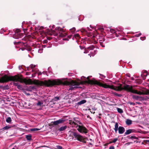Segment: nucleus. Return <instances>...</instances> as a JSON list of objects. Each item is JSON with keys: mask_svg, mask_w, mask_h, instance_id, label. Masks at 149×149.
I'll list each match as a JSON object with an SVG mask.
<instances>
[{"mask_svg": "<svg viewBox=\"0 0 149 149\" xmlns=\"http://www.w3.org/2000/svg\"><path fill=\"white\" fill-rule=\"evenodd\" d=\"M22 75H20V76L15 75L14 76H8L7 75L5 74L1 77L0 79V83H4L8 82L9 81H12L24 83L26 85L33 84L38 86H43V81H39L36 79L32 81L31 79H26L22 78Z\"/></svg>", "mask_w": 149, "mask_h": 149, "instance_id": "nucleus-1", "label": "nucleus"}, {"mask_svg": "<svg viewBox=\"0 0 149 149\" xmlns=\"http://www.w3.org/2000/svg\"><path fill=\"white\" fill-rule=\"evenodd\" d=\"M89 77L87 78V79L88 80L87 81L90 80L89 79ZM86 81H87L86 80L83 81L79 82L73 80H71L70 81H62L59 80L53 79L51 80L50 79H48L47 80H45L43 81V86L48 87H52L55 85H60L79 86L81 84H91L89 83L86 82Z\"/></svg>", "mask_w": 149, "mask_h": 149, "instance_id": "nucleus-2", "label": "nucleus"}, {"mask_svg": "<svg viewBox=\"0 0 149 149\" xmlns=\"http://www.w3.org/2000/svg\"><path fill=\"white\" fill-rule=\"evenodd\" d=\"M63 31L62 29L60 27H56L55 28V30H51L49 32L48 34L50 35H53L54 36H56L59 33L60 37H64L66 36V35L63 33Z\"/></svg>", "mask_w": 149, "mask_h": 149, "instance_id": "nucleus-3", "label": "nucleus"}, {"mask_svg": "<svg viewBox=\"0 0 149 149\" xmlns=\"http://www.w3.org/2000/svg\"><path fill=\"white\" fill-rule=\"evenodd\" d=\"M86 82L92 85H97L105 88H109V85L106 84H103L100 82L95 80H89L88 81H86Z\"/></svg>", "mask_w": 149, "mask_h": 149, "instance_id": "nucleus-4", "label": "nucleus"}, {"mask_svg": "<svg viewBox=\"0 0 149 149\" xmlns=\"http://www.w3.org/2000/svg\"><path fill=\"white\" fill-rule=\"evenodd\" d=\"M72 134L74 137L78 141L84 143H86L85 141L86 138H84L78 133L75 132H72Z\"/></svg>", "mask_w": 149, "mask_h": 149, "instance_id": "nucleus-5", "label": "nucleus"}, {"mask_svg": "<svg viewBox=\"0 0 149 149\" xmlns=\"http://www.w3.org/2000/svg\"><path fill=\"white\" fill-rule=\"evenodd\" d=\"M77 127H78L77 130L80 133L86 134L88 133V130L83 125H77Z\"/></svg>", "mask_w": 149, "mask_h": 149, "instance_id": "nucleus-6", "label": "nucleus"}, {"mask_svg": "<svg viewBox=\"0 0 149 149\" xmlns=\"http://www.w3.org/2000/svg\"><path fill=\"white\" fill-rule=\"evenodd\" d=\"M122 90L133 93L134 89H133V87L132 86L126 84L122 87Z\"/></svg>", "mask_w": 149, "mask_h": 149, "instance_id": "nucleus-7", "label": "nucleus"}, {"mask_svg": "<svg viewBox=\"0 0 149 149\" xmlns=\"http://www.w3.org/2000/svg\"><path fill=\"white\" fill-rule=\"evenodd\" d=\"M65 121V120L60 119L59 120L52 122L51 123V125H57L59 124L62 123Z\"/></svg>", "mask_w": 149, "mask_h": 149, "instance_id": "nucleus-8", "label": "nucleus"}, {"mask_svg": "<svg viewBox=\"0 0 149 149\" xmlns=\"http://www.w3.org/2000/svg\"><path fill=\"white\" fill-rule=\"evenodd\" d=\"M65 121V120L60 119L59 120L52 122L51 123V125H57L59 124L62 123Z\"/></svg>", "mask_w": 149, "mask_h": 149, "instance_id": "nucleus-9", "label": "nucleus"}, {"mask_svg": "<svg viewBox=\"0 0 149 149\" xmlns=\"http://www.w3.org/2000/svg\"><path fill=\"white\" fill-rule=\"evenodd\" d=\"M23 36V34L22 33H15L13 35V37L16 39H19V38H21Z\"/></svg>", "mask_w": 149, "mask_h": 149, "instance_id": "nucleus-10", "label": "nucleus"}, {"mask_svg": "<svg viewBox=\"0 0 149 149\" xmlns=\"http://www.w3.org/2000/svg\"><path fill=\"white\" fill-rule=\"evenodd\" d=\"M118 133L120 134H122L125 131V128L123 127L119 126L118 128Z\"/></svg>", "mask_w": 149, "mask_h": 149, "instance_id": "nucleus-11", "label": "nucleus"}, {"mask_svg": "<svg viewBox=\"0 0 149 149\" xmlns=\"http://www.w3.org/2000/svg\"><path fill=\"white\" fill-rule=\"evenodd\" d=\"M136 131L134 129H129L126 130L125 134V135H127L132 133L135 132Z\"/></svg>", "mask_w": 149, "mask_h": 149, "instance_id": "nucleus-12", "label": "nucleus"}, {"mask_svg": "<svg viewBox=\"0 0 149 149\" xmlns=\"http://www.w3.org/2000/svg\"><path fill=\"white\" fill-rule=\"evenodd\" d=\"M133 93L139 95H144L145 94L143 92H141V91H138L137 90H134Z\"/></svg>", "mask_w": 149, "mask_h": 149, "instance_id": "nucleus-13", "label": "nucleus"}, {"mask_svg": "<svg viewBox=\"0 0 149 149\" xmlns=\"http://www.w3.org/2000/svg\"><path fill=\"white\" fill-rule=\"evenodd\" d=\"M121 84H120V86H115L114 90L117 91H121L122 90V87H121Z\"/></svg>", "mask_w": 149, "mask_h": 149, "instance_id": "nucleus-14", "label": "nucleus"}, {"mask_svg": "<svg viewBox=\"0 0 149 149\" xmlns=\"http://www.w3.org/2000/svg\"><path fill=\"white\" fill-rule=\"evenodd\" d=\"M69 124L70 125H77H77H78L77 123H76L74 121H72L71 120H69Z\"/></svg>", "mask_w": 149, "mask_h": 149, "instance_id": "nucleus-15", "label": "nucleus"}, {"mask_svg": "<svg viewBox=\"0 0 149 149\" xmlns=\"http://www.w3.org/2000/svg\"><path fill=\"white\" fill-rule=\"evenodd\" d=\"M67 127L66 126H62L58 130L60 131H62L65 130Z\"/></svg>", "mask_w": 149, "mask_h": 149, "instance_id": "nucleus-16", "label": "nucleus"}, {"mask_svg": "<svg viewBox=\"0 0 149 149\" xmlns=\"http://www.w3.org/2000/svg\"><path fill=\"white\" fill-rule=\"evenodd\" d=\"M118 125L117 123H116L115 125V127L114 130L116 133H117V131L118 130Z\"/></svg>", "mask_w": 149, "mask_h": 149, "instance_id": "nucleus-17", "label": "nucleus"}, {"mask_svg": "<svg viewBox=\"0 0 149 149\" xmlns=\"http://www.w3.org/2000/svg\"><path fill=\"white\" fill-rule=\"evenodd\" d=\"M86 100H82L78 103V105H81L86 102Z\"/></svg>", "mask_w": 149, "mask_h": 149, "instance_id": "nucleus-18", "label": "nucleus"}, {"mask_svg": "<svg viewBox=\"0 0 149 149\" xmlns=\"http://www.w3.org/2000/svg\"><path fill=\"white\" fill-rule=\"evenodd\" d=\"M126 124L127 125H130L132 124V121L130 120L127 119L126 121Z\"/></svg>", "mask_w": 149, "mask_h": 149, "instance_id": "nucleus-19", "label": "nucleus"}, {"mask_svg": "<svg viewBox=\"0 0 149 149\" xmlns=\"http://www.w3.org/2000/svg\"><path fill=\"white\" fill-rule=\"evenodd\" d=\"M31 136L30 135H26V138L27 140L28 141H31Z\"/></svg>", "mask_w": 149, "mask_h": 149, "instance_id": "nucleus-20", "label": "nucleus"}, {"mask_svg": "<svg viewBox=\"0 0 149 149\" xmlns=\"http://www.w3.org/2000/svg\"><path fill=\"white\" fill-rule=\"evenodd\" d=\"M6 121L7 123H10L12 121L11 118L10 117H8L6 120Z\"/></svg>", "mask_w": 149, "mask_h": 149, "instance_id": "nucleus-21", "label": "nucleus"}, {"mask_svg": "<svg viewBox=\"0 0 149 149\" xmlns=\"http://www.w3.org/2000/svg\"><path fill=\"white\" fill-rule=\"evenodd\" d=\"M132 98L136 100H139V96L138 95H133L132 96Z\"/></svg>", "mask_w": 149, "mask_h": 149, "instance_id": "nucleus-22", "label": "nucleus"}, {"mask_svg": "<svg viewBox=\"0 0 149 149\" xmlns=\"http://www.w3.org/2000/svg\"><path fill=\"white\" fill-rule=\"evenodd\" d=\"M146 100V97H143L141 96H139V100L140 101H144Z\"/></svg>", "mask_w": 149, "mask_h": 149, "instance_id": "nucleus-23", "label": "nucleus"}, {"mask_svg": "<svg viewBox=\"0 0 149 149\" xmlns=\"http://www.w3.org/2000/svg\"><path fill=\"white\" fill-rule=\"evenodd\" d=\"M142 81V80L140 79H138L136 80V83L138 84H141Z\"/></svg>", "mask_w": 149, "mask_h": 149, "instance_id": "nucleus-24", "label": "nucleus"}, {"mask_svg": "<svg viewBox=\"0 0 149 149\" xmlns=\"http://www.w3.org/2000/svg\"><path fill=\"white\" fill-rule=\"evenodd\" d=\"M74 37L76 39H79L80 38L79 35L78 33L74 34Z\"/></svg>", "mask_w": 149, "mask_h": 149, "instance_id": "nucleus-25", "label": "nucleus"}, {"mask_svg": "<svg viewBox=\"0 0 149 149\" xmlns=\"http://www.w3.org/2000/svg\"><path fill=\"white\" fill-rule=\"evenodd\" d=\"M59 97L58 96H56L54 97L53 99H52V101H57L59 100Z\"/></svg>", "mask_w": 149, "mask_h": 149, "instance_id": "nucleus-26", "label": "nucleus"}, {"mask_svg": "<svg viewBox=\"0 0 149 149\" xmlns=\"http://www.w3.org/2000/svg\"><path fill=\"white\" fill-rule=\"evenodd\" d=\"M112 94H113L116 96L118 97H121L122 96V94H118L116 92H113Z\"/></svg>", "mask_w": 149, "mask_h": 149, "instance_id": "nucleus-27", "label": "nucleus"}, {"mask_svg": "<svg viewBox=\"0 0 149 149\" xmlns=\"http://www.w3.org/2000/svg\"><path fill=\"white\" fill-rule=\"evenodd\" d=\"M77 88V86L73 87L72 86H70V88L69 89V90H72L74 89V88Z\"/></svg>", "mask_w": 149, "mask_h": 149, "instance_id": "nucleus-28", "label": "nucleus"}, {"mask_svg": "<svg viewBox=\"0 0 149 149\" xmlns=\"http://www.w3.org/2000/svg\"><path fill=\"white\" fill-rule=\"evenodd\" d=\"M117 109L118 112L120 113H122L123 112V110L120 108H117Z\"/></svg>", "mask_w": 149, "mask_h": 149, "instance_id": "nucleus-29", "label": "nucleus"}, {"mask_svg": "<svg viewBox=\"0 0 149 149\" xmlns=\"http://www.w3.org/2000/svg\"><path fill=\"white\" fill-rule=\"evenodd\" d=\"M11 128V127H10V126H6L5 127H4L3 128V129L4 130H7L9 129L10 128Z\"/></svg>", "mask_w": 149, "mask_h": 149, "instance_id": "nucleus-30", "label": "nucleus"}, {"mask_svg": "<svg viewBox=\"0 0 149 149\" xmlns=\"http://www.w3.org/2000/svg\"><path fill=\"white\" fill-rule=\"evenodd\" d=\"M31 131H36L39 130L40 129L37 128H32L30 129Z\"/></svg>", "mask_w": 149, "mask_h": 149, "instance_id": "nucleus-31", "label": "nucleus"}, {"mask_svg": "<svg viewBox=\"0 0 149 149\" xmlns=\"http://www.w3.org/2000/svg\"><path fill=\"white\" fill-rule=\"evenodd\" d=\"M43 104V103L40 101L38 102L37 104V105L38 106H41Z\"/></svg>", "mask_w": 149, "mask_h": 149, "instance_id": "nucleus-32", "label": "nucleus"}, {"mask_svg": "<svg viewBox=\"0 0 149 149\" xmlns=\"http://www.w3.org/2000/svg\"><path fill=\"white\" fill-rule=\"evenodd\" d=\"M147 75V74H146V75L143 74L141 75V76L142 77L143 79L144 80L146 79V77Z\"/></svg>", "mask_w": 149, "mask_h": 149, "instance_id": "nucleus-33", "label": "nucleus"}, {"mask_svg": "<svg viewBox=\"0 0 149 149\" xmlns=\"http://www.w3.org/2000/svg\"><path fill=\"white\" fill-rule=\"evenodd\" d=\"M17 87L18 89L20 90L23 89L22 86V85H18Z\"/></svg>", "mask_w": 149, "mask_h": 149, "instance_id": "nucleus-34", "label": "nucleus"}, {"mask_svg": "<svg viewBox=\"0 0 149 149\" xmlns=\"http://www.w3.org/2000/svg\"><path fill=\"white\" fill-rule=\"evenodd\" d=\"M94 48V47L93 45L91 46L88 48V49H89L90 50H93Z\"/></svg>", "mask_w": 149, "mask_h": 149, "instance_id": "nucleus-35", "label": "nucleus"}, {"mask_svg": "<svg viewBox=\"0 0 149 149\" xmlns=\"http://www.w3.org/2000/svg\"><path fill=\"white\" fill-rule=\"evenodd\" d=\"M100 41H99V42H100V45L103 47H105V46L104 45H103V42H101L100 41H102V40H99Z\"/></svg>", "mask_w": 149, "mask_h": 149, "instance_id": "nucleus-36", "label": "nucleus"}, {"mask_svg": "<svg viewBox=\"0 0 149 149\" xmlns=\"http://www.w3.org/2000/svg\"><path fill=\"white\" fill-rule=\"evenodd\" d=\"M132 139H137L138 138L136 137L135 136H132L130 137Z\"/></svg>", "mask_w": 149, "mask_h": 149, "instance_id": "nucleus-37", "label": "nucleus"}, {"mask_svg": "<svg viewBox=\"0 0 149 149\" xmlns=\"http://www.w3.org/2000/svg\"><path fill=\"white\" fill-rule=\"evenodd\" d=\"M21 31L19 29H17L16 30L15 33H18L20 32Z\"/></svg>", "mask_w": 149, "mask_h": 149, "instance_id": "nucleus-38", "label": "nucleus"}, {"mask_svg": "<svg viewBox=\"0 0 149 149\" xmlns=\"http://www.w3.org/2000/svg\"><path fill=\"white\" fill-rule=\"evenodd\" d=\"M70 30L71 32H74L75 31L76 29H75V28L73 27L72 29H70Z\"/></svg>", "mask_w": 149, "mask_h": 149, "instance_id": "nucleus-39", "label": "nucleus"}, {"mask_svg": "<svg viewBox=\"0 0 149 149\" xmlns=\"http://www.w3.org/2000/svg\"><path fill=\"white\" fill-rule=\"evenodd\" d=\"M109 87L110 88H111L112 89L114 90V89H115V86H113L109 85Z\"/></svg>", "mask_w": 149, "mask_h": 149, "instance_id": "nucleus-40", "label": "nucleus"}, {"mask_svg": "<svg viewBox=\"0 0 149 149\" xmlns=\"http://www.w3.org/2000/svg\"><path fill=\"white\" fill-rule=\"evenodd\" d=\"M110 32L112 33H115V30L113 29H111L110 30Z\"/></svg>", "mask_w": 149, "mask_h": 149, "instance_id": "nucleus-41", "label": "nucleus"}, {"mask_svg": "<svg viewBox=\"0 0 149 149\" xmlns=\"http://www.w3.org/2000/svg\"><path fill=\"white\" fill-rule=\"evenodd\" d=\"M57 149H62V147L58 145L56 146Z\"/></svg>", "mask_w": 149, "mask_h": 149, "instance_id": "nucleus-42", "label": "nucleus"}, {"mask_svg": "<svg viewBox=\"0 0 149 149\" xmlns=\"http://www.w3.org/2000/svg\"><path fill=\"white\" fill-rule=\"evenodd\" d=\"M118 140V139L117 138H115L113 139V140L112 141V142L113 143H115Z\"/></svg>", "mask_w": 149, "mask_h": 149, "instance_id": "nucleus-43", "label": "nucleus"}, {"mask_svg": "<svg viewBox=\"0 0 149 149\" xmlns=\"http://www.w3.org/2000/svg\"><path fill=\"white\" fill-rule=\"evenodd\" d=\"M127 103L130 104L131 105H135V104L132 102H127Z\"/></svg>", "mask_w": 149, "mask_h": 149, "instance_id": "nucleus-44", "label": "nucleus"}, {"mask_svg": "<svg viewBox=\"0 0 149 149\" xmlns=\"http://www.w3.org/2000/svg\"><path fill=\"white\" fill-rule=\"evenodd\" d=\"M36 67V65L31 64L30 65V67L31 68L33 69Z\"/></svg>", "mask_w": 149, "mask_h": 149, "instance_id": "nucleus-45", "label": "nucleus"}, {"mask_svg": "<svg viewBox=\"0 0 149 149\" xmlns=\"http://www.w3.org/2000/svg\"><path fill=\"white\" fill-rule=\"evenodd\" d=\"M98 29L100 30L101 32H102L103 31L104 29L103 28L100 27L98 28Z\"/></svg>", "mask_w": 149, "mask_h": 149, "instance_id": "nucleus-46", "label": "nucleus"}, {"mask_svg": "<svg viewBox=\"0 0 149 149\" xmlns=\"http://www.w3.org/2000/svg\"><path fill=\"white\" fill-rule=\"evenodd\" d=\"M141 39L142 40H145L146 39V37L145 36L143 37H141Z\"/></svg>", "mask_w": 149, "mask_h": 149, "instance_id": "nucleus-47", "label": "nucleus"}, {"mask_svg": "<svg viewBox=\"0 0 149 149\" xmlns=\"http://www.w3.org/2000/svg\"><path fill=\"white\" fill-rule=\"evenodd\" d=\"M79 47L81 49H84V48L85 47L81 46H80Z\"/></svg>", "mask_w": 149, "mask_h": 149, "instance_id": "nucleus-48", "label": "nucleus"}, {"mask_svg": "<svg viewBox=\"0 0 149 149\" xmlns=\"http://www.w3.org/2000/svg\"><path fill=\"white\" fill-rule=\"evenodd\" d=\"M141 33H139L138 34L136 35V37H138L140 36L141 35Z\"/></svg>", "mask_w": 149, "mask_h": 149, "instance_id": "nucleus-49", "label": "nucleus"}, {"mask_svg": "<svg viewBox=\"0 0 149 149\" xmlns=\"http://www.w3.org/2000/svg\"><path fill=\"white\" fill-rule=\"evenodd\" d=\"M114 149V147L113 146H111L109 148V149Z\"/></svg>", "mask_w": 149, "mask_h": 149, "instance_id": "nucleus-50", "label": "nucleus"}, {"mask_svg": "<svg viewBox=\"0 0 149 149\" xmlns=\"http://www.w3.org/2000/svg\"><path fill=\"white\" fill-rule=\"evenodd\" d=\"M43 29V27H42V26H40L39 28V30H42V29Z\"/></svg>", "mask_w": 149, "mask_h": 149, "instance_id": "nucleus-51", "label": "nucleus"}, {"mask_svg": "<svg viewBox=\"0 0 149 149\" xmlns=\"http://www.w3.org/2000/svg\"><path fill=\"white\" fill-rule=\"evenodd\" d=\"M47 39L49 40H51L52 38H51V37H47Z\"/></svg>", "mask_w": 149, "mask_h": 149, "instance_id": "nucleus-52", "label": "nucleus"}, {"mask_svg": "<svg viewBox=\"0 0 149 149\" xmlns=\"http://www.w3.org/2000/svg\"><path fill=\"white\" fill-rule=\"evenodd\" d=\"M14 85L15 86H17V87L18 85H19L18 84V83H14Z\"/></svg>", "mask_w": 149, "mask_h": 149, "instance_id": "nucleus-53", "label": "nucleus"}, {"mask_svg": "<svg viewBox=\"0 0 149 149\" xmlns=\"http://www.w3.org/2000/svg\"><path fill=\"white\" fill-rule=\"evenodd\" d=\"M47 42V40H44L43 41V43H47V42Z\"/></svg>", "mask_w": 149, "mask_h": 149, "instance_id": "nucleus-54", "label": "nucleus"}, {"mask_svg": "<svg viewBox=\"0 0 149 149\" xmlns=\"http://www.w3.org/2000/svg\"><path fill=\"white\" fill-rule=\"evenodd\" d=\"M74 120L75 122L78 123L79 122V121L78 120H76L75 119H74Z\"/></svg>", "mask_w": 149, "mask_h": 149, "instance_id": "nucleus-55", "label": "nucleus"}, {"mask_svg": "<svg viewBox=\"0 0 149 149\" xmlns=\"http://www.w3.org/2000/svg\"><path fill=\"white\" fill-rule=\"evenodd\" d=\"M108 145H109V144L108 143H105V144H104V146H107Z\"/></svg>", "mask_w": 149, "mask_h": 149, "instance_id": "nucleus-56", "label": "nucleus"}, {"mask_svg": "<svg viewBox=\"0 0 149 149\" xmlns=\"http://www.w3.org/2000/svg\"><path fill=\"white\" fill-rule=\"evenodd\" d=\"M41 74H42V73L41 72H39L38 73V75H41Z\"/></svg>", "mask_w": 149, "mask_h": 149, "instance_id": "nucleus-57", "label": "nucleus"}, {"mask_svg": "<svg viewBox=\"0 0 149 149\" xmlns=\"http://www.w3.org/2000/svg\"><path fill=\"white\" fill-rule=\"evenodd\" d=\"M126 75H127L128 77H130V74H126Z\"/></svg>", "mask_w": 149, "mask_h": 149, "instance_id": "nucleus-58", "label": "nucleus"}, {"mask_svg": "<svg viewBox=\"0 0 149 149\" xmlns=\"http://www.w3.org/2000/svg\"><path fill=\"white\" fill-rule=\"evenodd\" d=\"M17 42H14V44H15V45H17Z\"/></svg>", "mask_w": 149, "mask_h": 149, "instance_id": "nucleus-59", "label": "nucleus"}, {"mask_svg": "<svg viewBox=\"0 0 149 149\" xmlns=\"http://www.w3.org/2000/svg\"><path fill=\"white\" fill-rule=\"evenodd\" d=\"M29 72H26V75H28L29 74Z\"/></svg>", "mask_w": 149, "mask_h": 149, "instance_id": "nucleus-60", "label": "nucleus"}, {"mask_svg": "<svg viewBox=\"0 0 149 149\" xmlns=\"http://www.w3.org/2000/svg\"><path fill=\"white\" fill-rule=\"evenodd\" d=\"M113 143V142H112V141H110L109 143H108L109 144L111 143Z\"/></svg>", "mask_w": 149, "mask_h": 149, "instance_id": "nucleus-61", "label": "nucleus"}, {"mask_svg": "<svg viewBox=\"0 0 149 149\" xmlns=\"http://www.w3.org/2000/svg\"><path fill=\"white\" fill-rule=\"evenodd\" d=\"M21 43V42H19H19H17V44H19V43Z\"/></svg>", "mask_w": 149, "mask_h": 149, "instance_id": "nucleus-62", "label": "nucleus"}, {"mask_svg": "<svg viewBox=\"0 0 149 149\" xmlns=\"http://www.w3.org/2000/svg\"><path fill=\"white\" fill-rule=\"evenodd\" d=\"M79 124L80 125H82V123L79 121V122H78Z\"/></svg>", "mask_w": 149, "mask_h": 149, "instance_id": "nucleus-63", "label": "nucleus"}, {"mask_svg": "<svg viewBox=\"0 0 149 149\" xmlns=\"http://www.w3.org/2000/svg\"><path fill=\"white\" fill-rule=\"evenodd\" d=\"M146 141L147 142H148L149 143V140H146Z\"/></svg>", "mask_w": 149, "mask_h": 149, "instance_id": "nucleus-64", "label": "nucleus"}]
</instances>
